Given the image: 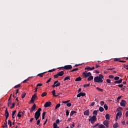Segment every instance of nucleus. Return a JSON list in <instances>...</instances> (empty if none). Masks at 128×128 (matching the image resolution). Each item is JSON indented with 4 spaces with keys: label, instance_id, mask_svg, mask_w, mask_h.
Segmentation results:
<instances>
[{
    "label": "nucleus",
    "instance_id": "nucleus-1",
    "mask_svg": "<svg viewBox=\"0 0 128 128\" xmlns=\"http://www.w3.org/2000/svg\"><path fill=\"white\" fill-rule=\"evenodd\" d=\"M104 76L102 74H99L98 76H95L94 78V82H103Z\"/></svg>",
    "mask_w": 128,
    "mask_h": 128
},
{
    "label": "nucleus",
    "instance_id": "nucleus-2",
    "mask_svg": "<svg viewBox=\"0 0 128 128\" xmlns=\"http://www.w3.org/2000/svg\"><path fill=\"white\" fill-rule=\"evenodd\" d=\"M42 110V108H39L38 110L35 112L34 114V118H36V120H38V118H40V111Z\"/></svg>",
    "mask_w": 128,
    "mask_h": 128
},
{
    "label": "nucleus",
    "instance_id": "nucleus-3",
    "mask_svg": "<svg viewBox=\"0 0 128 128\" xmlns=\"http://www.w3.org/2000/svg\"><path fill=\"white\" fill-rule=\"evenodd\" d=\"M91 75L92 73H90V72H87L86 71H85L82 74V76L84 78H86L90 76Z\"/></svg>",
    "mask_w": 128,
    "mask_h": 128
},
{
    "label": "nucleus",
    "instance_id": "nucleus-4",
    "mask_svg": "<svg viewBox=\"0 0 128 128\" xmlns=\"http://www.w3.org/2000/svg\"><path fill=\"white\" fill-rule=\"evenodd\" d=\"M36 96L38 94H34L32 97L31 100H30V104H34V100H36Z\"/></svg>",
    "mask_w": 128,
    "mask_h": 128
},
{
    "label": "nucleus",
    "instance_id": "nucleus-5",
    "mask_svg": "<svg viewBox=\"0 0 128 128\" xmlns=\"http://www.w3.org/2000/svg\"><path fill=\"white\" fill-rule=\"evenodd\" d=\"M61 68H64V70H72V65H66L63 67H61Z\"/></svg>",
    "mask_w": 128,
    "mask_h": 128
},
{
    "label": "nucleus",
    "instance_id": "nucleus-6",
    "mask_svg": "<svg viewBox=\"0 0 128 128\" xmlns=\"http://www.w3.org/2000/svg\"><path fill=\"white\" fill-rule=\"evenodd\" d=\"M91 120L92 124H94V122H96V116L94 115L92 117H91Z\"/></svg>",
    "mask_w": 128,
    "mask_h": 128
},
{
    "label": "nucleus",
    "instance_id": "nucleus-7",
    "mask_svg": "<svg viewBox=\"0 0 128 128\" xmlns=\"http://www.w3.org/2000/svg\"><path fill=\"white\" fill-rule=\"evenodd\" d=\"M126 101L124 100H122L120 102V105L121 106H126Z\"/></svg>",
    "mask_w": 128,
    "mask_h": 128
},
{
    "label": "nucleus",
    "instance_id": "nucleus-8",
    "mask_svg": "<svg viewBox=\"0 0 128 128\" xmlns=\"http://www.w3.org/2000/svg\"><path fill=\"white\" fill-rule=\"evenodd\" d=\"M122 112H117L116 114V120H118V118H122Z\"/></svg>",
    "mask_w": 128,
    "mask_h": 128
},
{
    "label": "nucleus",
    "instance_id": "nucleus-9",
    "mask_svg": "<svg viewBox=\"0 0 128 128\" xmlns=\"http://www.w3.org/2000/svg\"><path fill=\"white\" fill-rule=\"evenodd\" d=\"M52 106V102H46V104L44 105V108H48Z\"/></svg>",
    "mask_w": 128,
    "mask_h": 128
},
{
    "label": "nucleus",
    "instance_id": "nucleus-10",
    "mask_svg": "<svg viewBox=\"0 0 128 128\" xmlns=\"http://www.w3.org/2000/svg\"><path fill=\"white\" fill-rule=\"evenodd\" d=\"M103 124H104V126H106V128H108V124H110V122L108 121L105 120L103 122Z\"/></svg>",
    "mask_w": 128,
    "mask_h": 128
},
{
    "label": "nucleus",
    "instance_id": "nucleus-11",
    "mask_svg": "<svg viewBox=\"0 0 128 128\" xmlns=\"http://www.w3.org/2000/svg\"><path fill=\"white\" fill-rule=\"evenodd\" d=\"M36 104H33V106H32V107L31 108L30 112H34V110H36Z\"/></svg>",
    "mask_w": 128,
    "mask_h": 128
},
{
    "label": "nucleus",
    "instance_id": "nucleus-12",
    "mask_svg": "<svg viewBox=\"0 0 128 128\" xmlns=\"http://www.w3.org/2000/svg\"><path fill=\"white\" fill-rule=\"evenodd\" d=\"M86 96V93L84 92H80L77 94V98H80L81 96Z\"/></svg>",
    "mask_w": 128,
    "mask_h": 128
},
{
    "label": "nucleus",
    "instance_id": "nucleus-13",
    "mask_svg": "<svg viewBox=\"0 0 128 128\" xmlns=\"http://www.w3.org/2000/svg\"><path fill=\"white\" fill-rule=\"evenodd\" d=\"M84 116H90V110H87L85 112H84Z\"/></svg>",
    "mask_w": 128,
    "mask_h": 128
},
{
    "label": "nucleus",
    "instance_id": "nucleus-14",
    "mask_svg": "<svg viewBox=\"0 0 128 128\" xmlns=\"http://www.w3.org/2000/svg\"><path fill=\"white\" fill-rule=\"evenodd\" d=\"M5 116H6V118L10 116V113H8V108H6L5 110Z\"/></svg>",
    "mask_w": 128,
    "mask_h": 128
},
{
    "label": "nucleus",
    "instance_id": "nucleus-15",
    "mask_svg": "<svg viewBox=\"0 0 128 128\" xmlns=\"http://www.w3.org/2000/svg\"><path fill=\"white\" fill-rule=\"evenodd\" d=\"M58 74L59 76H64V72L61 71V72H58Z\"/></svg>",
    "mask_w": 128,
    "mask_h": 128
},
{
    "label": "nucleus",
    "instance_id": "nucleus-16",
    "mask_svg": "<svg viewBox=\"0 0 128 128\" xmlns=\"http://www.w3.org/2000/svg\"><path fill=\"white\" fill-rule=\"evenodd\" d=\"M94 80V76L91 75L88 78V81L90 82L91 80Z\"/></svg>",
    "mask_w": 128,
    "mask_h": 128
},
{
    "label": "nucleus",
    "instance_id": "nucleus-17",
    "mask_svg": "<svg viewBox=\"0 0 128 128\" xmlns=\"http://www.w3.org/2000/svg\"><path fill=\"white\" fill-rule=\"evenodd\" d=\"M122 79H120L119 80L115 81L114 84H122Z\"/></svg>",
    "mask_w": 128,
    "mask_h": 128
},
{
    "label": "nucleus",
    "instance_id": "nucleus-18",
    "mask_svg": "<svg viewBox=\"0 0 128 128\" xmlns=\"http://www.w3.org/2000/svg\"><path fill=\"white\" fill-rule=\"evenodd\" d=\"M52 94L53 95V96H55V98H56V96H58V95H56V90H53L52 91Z\"/></svg>",
    "mask_w": 128,
    "mask_h": 128
},
{
    "label": "nucleus",
    "instance_id": "nucleus-19",
    "mask_svg": "<svg viewBox=\"0 0 128 128\" xmlns=\"http://www.w3.org/2000/svg\"><path fill=\"white\" fill-rule=\"evenodd\" d=\"M74 114H76V112L74 110L71 111V112L70 113V116H74Z\"/></svg>",
    "mask_w": 128,
    "mask_h": 128
},
{
    "label": "nucleus",
    "instance_id": "nucleus-20",
    "mask_svg": "<svg viewBox=\"0 0 128 128\" xmlns=\"http://www.w3.org/2000/svg\"><path fill=\"white\" fill-rule=\"evenodd\" d=\"M16 110H14L12 112V118H14V114H16Z\"/></svg>",
    "mask_w": 128,
    "mask_h": 128
},
{
    "label": "nucleus",
    "instance_id": "nucleus-21",
    "mask_svg": "<svg viewBox=\"0 0 128 128\" xmlns=\"http://www.w3.org/2000/svg\"><path fill=\"white\" fill-rule=\"evenodd\" d=\"M80 80H82V78H80V76L77 78L75 80V82H80Z\"/></svg>",
    "mask_w": 128,
    "mask_h": 128
},
{
    "label": "nucleus",
    "instance_id": "nucleus-22",
    "mask_svg": "<svg viewBox=\"0 0 128 128\" xmlns=\"http://www.w3.org/2000/svg\"><path fill=\"white\" fill-rule=\"evenodd\" d=\"M26 92H23L22 95V98H24V97L26 96Z\"/></svg>",
    "mask_w": 128,
    "mask_h": 128
},
{
    "label": "nucleus",
    "instance_id": "nucleus-23",
    "mask_svg": "<svg viewBox=\"0 0 128 128\" xmlns=\"http://www.w3.org/2000/svg\"><path fill=\"white\" fill-rule=\"evenodd\" d=\"M104 108L106 110H108V105H106V104H104Z\"/></svg>",
    "mask_w": 128,
    "mask_h": 128
},
{
    "label": "nucleus",
    "instance_id": "nucleus-24",
    "mask_svg": "<svg viewBox=\"0 0 128 128\" xmlns=\"http://www.w3.org/2000/svg\"><path fill=\"white\" fill-rule=\"evenodd\" d=\"M70 76H67L64 78V82H66V80H70Z\"/></svg>",
    "mask_w": 128,
    "mask_h": 128
},
{
    "label": "nucleus",
    "instance_id": "nucleus-25",
    "mask_svg": "<svg viewBox=\"0 0 128 128\" xmlns=\"http://www.w3.org/2000/svg\"><path fill=\"white\" fill-rule=\"evenodd\" d=\"M21 114V112H20H20H18V114H17V116H18V118H22V114Z\"/></svg>",
    "mask_w": 128,
    "mask_h": 128
},
{
    "label": "nucleus",
    "instance_id": "nucleus-26",
    "mask_svg": "<svg viewBox=\"0 0 128 128\" xmlns=\"http://www.w3.org/2000/svg\"><path fill=\"white\" fill-rule=\"evenodd\" d=\"M44 74H46V72L39 74H38V76H40V78H42V76H44Z\"/></svg>",
    "mask_w": 128,
    "mask_h": 128
},
{
    "label": "nucleus",
    "instance_id": "nucleus-27",
    "mask_svg": "<svg viewBox=\"0 0 128 128\" xmlns=\"http://www.w3.org/2000/svg\"><path fill=\"white\" fill-rule=\"evenodd\" d=\"M60 104H57L55 107V110H58V108H60Z\"/></svg>",
    "mask_w": 128,
    "mask_h": 128
},
{
    "label": "nucleus",
    "instance_id": "nucleus-28",
    "mask_svg": "<svg viewBox=\"0 0 128 128\" xmlns=\"http://www.w3.org/2000/svg\"><path fill=\"white\" fill-rule=\"evenodd\" d=\"M98 128H106V126H104V125L101 124L98 126Z\"/></svg>",
    "mask_w": 128,
    "mask_h": 128
},
{
    "label": "nucleus",
    "instance_id": "nucleus-29",
    "mask_svg": "<svg viewBox=\"0 0 128 128\" xmlns=\"http://www.w3.org/2000/svg\"><path fill=\"white\" fill-rule=\"evenodd\" d=\"M105 118L106 120H110V114H106Z\"/></svg>",
    "mask_w": 128,
    "mask_h": 128
},
{
    "label": "nucleus",
    "instance_id": "nucleus-30",
    "mask_svg": "<svg viewBox=\"0 0 128 128\" xmlns=\"http://www.w3.org/2000/svg\"><path fill=\"white\" fill-rule=\"evenodd\" d=\"M113 128H118V123L114 124L113 126Z\"/></svg>",
    "mask_w": 128,
    "mask_h": 128
},
{
    "label": "nucleus",
    "instance_id": "nucleus-31",
    "mask_svg": "<svg viewBox=\"0 0 128 128\" xmlns=\"http://www.w3.org/2000/svg\"><path fill=\"white\" fill-rule=\"evenodd\" d=\"M99 110L100 112H104V108L100 106L99 108Z\"/></svg>",
    "mask_w": 128,
    "mask_h": 128
},
{
    "label": "nucleus",
    "instance_id": "nucleus-32",
    "mask_svg": "<svg viewBox=\"0 0 128 128\" xmlns=\"http://www.w3.org/2000/svg\"><path fill=\"white\" fill-rule=\"evenodd\" d=\"M78 68H74L72 70L70 71L71 72H78Z\"/></svg>",
    "mask_w": 128,
    "mask_h": 128
},
{
    "label": "nucleus",
    "instance_id": "nucleus-33",
    "mask_svg": "<svg viewBox=\"0 0 128 128\" xmlns=\"http://www.w3.org/2000/svg\"><path fill=\"white\" fill-rule=\"evenodd\" d=\"M96 89L98 90L99 92H104V90H102V88H100L98 87H97L96 88Z\"/></svg>",
    "mask_w": 128,
    "mask_h": 128
},
{
    "label": "nucleus",
    "instance_id": "nucleus-34",
    "mask_svg": "<svg viewBox=\"0 0 128 128\" xmlns=\"http://www.w3.org/2000/svg\"><path fill=\"white\" fill-rule=\"evenodd\" d=\"M14 106H16V104L14 102L12 103V106L10 107V108L12 110L14 108Z\"/></svg>",
    "mask_w": 128,
    "mask_h": 128
},
{
    "label": "nucleus",
    "instance_id": "nucleus-35",
    "mask_svg": "<svg viewBox=\"0 0 128 128\" xmlns=\"http://www.w3.org/2000/svg\"><path fill=\"white\" fill-rule=\"evenodd\" d=\"M46 94H46V92H44L42 94L41 96H42V98H44V96H46Z\"/></svg>",
    "mask_w": 128,
    "mask_h": 128
},
{
    "label": "nucleus",
    "instance_id": "nucleus-36",
    "mask_svg": "<svg viewBox=\"0 0 128 128\" xmlns=\"http://www.w3.org/2000/svg\"><path fill=\"white\" fill-rule=\"evenodd\" d=\"M20 88V84H18L14 86V88Z\"/></svg>",
    "mask_w": 128,
    "mask_h": 128
},
{
    "label": "nucleus",
    "instance_id": "nucleus-37",
    "mask_svg": "<svg viewBox=\"0 0 128 128\" xmlns=\"http://www.w3.org/2000/svg\"><path fill=\"white\" fill-rule=\"evenodd\" d=\"M93 114L95 115V116H98V110H94L93 112Z\"/></svg>",
    "mask_w": 128,
    "mask_h": 128
},
{
    "label": "nucleus",
    "instance_id": "nucleus-38",
    "mask_svg": "<svg viewBox=\"0 0 128 128\" xmlns=\"http://www.w3.org/2000/svg\"><path fill=\"white\" fill-rule=\"evenodd\" d=\"M84 70H92V68L90 67V66H86Z\"/></svg>",
    "mask_w": 128,
    "mask_h": 128
},
{
    "label": "nucleus",
    "instance_id": "nucleus-39",
    "mask_svg": "<svg viewBox=\"0 0 128 128\" xmlns=\"http://www.w3.org/2000/svg\"><path fill=\"white\" fill-rule=\"evenodd\" d=\"M8 124L10 125V127L12 126V121H10V120H8Z\"/></svg>",
    "mask_w": 128,
    "mask_h": 128
},
{
    "label": "nucleus",
    "instance_id": "nucleus-40",
    "mask_svg": "<svg viewBox=\"0 0 128 128\" xmlns=\"http://www.w3.org/2000/svg\"><path fill=\"white\" fill-rule=\"evenodd\" d=\"M4 126L6 128H8V121H5L4 123Z\"/></svg>",
    "mask_w": 128,
    "mask_h": 128
},
{
    "label": "nucleus",
    "instance_id": "nucleus-41",
    "mask_svg": "<svg viewBox=\"0 0 128 128\" xmlns=\"http://www.w3.org/2000/svg\"><path fill=\"white\" fill-rule=\"evenodd\" d=\"M120 61V58H116L114 59V62H119Z\"/></svg>",
    "mask_w": 128,
    "mask_h": 128
},
{
    "label": "nucleus",
    "instance_id": "nucleus-42",
    "mask_svg": "<svg viewBox=\"0 0 128 128\" xmlns=\"http://www.w3.org/2000/svg\"><path fill=\"white\" fill-rule=\"evenodd\" d=\"M69 114H70V112H68V110H66V116H68Z\"/></svg>",
    "mask_w": 128,
    "mask_h": 128
},
{
    "label": "nucleus",
    "instance_id": "nucleus-43",
    "mask_svg": "<svg viewBox=\"0 0 128 128\" xmlns=\"http://www.w3.org/2000/svg\"><path fill=\"white\" fill-rule=\"evenodd\" d=\"M60 122V119H57L56 120V122H54V124H58Z\"/></svg>",
    "mask_w": 128,
    "mask_h": 128
},
{
    "label": "nucleus",
    "instance_id": "nucleus-44",
    "mask_svg": "<svg viewBox=\"0 0 128 128\" xmlns=\"http://www.w3.org/2000/svg\"><path fill=\"white\" fill-rule=\"evenodd\" d=\"M66 106H68V107L72 106V103L68 102L67 104H66Z\"/></svg>",
    "mask_w": 128,
    "mask_h": 128
},
{
    "label": "nucleus",
    "instance_id": "nucleus-45",
    "mask_svg": "<svg viewBox=\"0 0 128 128\" xmlns=\"http://www.w3.org/2000/svg\"><path fill=\"white\" fill-rule=\"evenodd\" d=\"M58 76H60L58 75V74H56V75H54V78H58Z\"/></svg>",
    "mask_w": 128,
    "mask_h": 128
},
{
    "label": "nucleus",
    "instance_id": "nucleus-46",
    "mask_svg": "<svg viewBox=\"0 0 128 128\" xmlns=\"http://www.w3.org/2000/svg\"><path fill=\"white\" fill-rule=\"evenodd\" d=\"M114 80H120V77H118V76H116V77H115V78H114Z\"/></svg>",
    "mask_w": 128,
    "mask_h": 128
},
{
    "label": "nucleus",
    "instance_id": "nucleus-47",
    "mask_svg": "<svg viewBox=\"0 0 128 128\" xmlns=\"http://www.w3.org/2000/svg\"><path fill=\"white\" fill-rule=\"evenodd\" d=\"M50 80H52V78H50L46 82V84H48V82H50Z\"/></svg>",
    "mask_w": 128,
    "mask_h": 128
},
{
    "label": "nucleus",
    "instance_id": "nucleus-48",
    "mask_svg": "<svg viewBox=\"0 0 128 128\" xmlns=\"http://www.w3.org/2000/svg\"><path fill=\"white\" fill-rule=\"evenodd\" d=\"M109 78H114V76H112V75H110L108 76Z\"/></svg>",
    "mask_w": 128,
    "mask_h": 128
},
{
    "label": "nucleus",
    "instance_id": "nucleus-49",
    "mask_svg": "<svg viewBox=\"0 0 128 128\" xmlns=\"http://www.w3.org/2000/svg\"><path fill=\"white\" fill-rule=\"evenodd\" d=\"M40 120H37V122H36V125L37 126H38V124H40Z\"/></svg>",
    "mask_w": 128,
    "mask_h": 128
},
{
    "label": "nucleus",
    "instance_id": "nucleus-50",
    "mask_svg": "<svg viewBox=\"0 0 128 128\" xmlns=\"http://www.w3.org/2000/svg\"><path fill=\"white\" fill-rule=\"evenodd\" d=\"M54 70H56V69L54 68L51 70H49L48 72H54Z\"/></svg>",
    "mask_w": 128,
    "mask_h": 128
},
{
    "label": "nucleus",
    "instance_id": "nucleus-51",
    "mask_svg": "<svg viewBox=\"0 0 128 128\" xmlns=\"http://www.w3.org/2000/svg\"><path fill=\"white\" fill-rule=\"evenodd\" d=\"M111 80L110 79H107L106 80V82H108V84H110Z\"/></svg>",
    "mask_w": 128,
    "mask_h": 128
},
{
    "label": "nucleus",
    "instance_id": "nucleus-52",
    "mask_svg": "<svg viewBox=\"0 0 128 128\" xmlns=\"http://www.w3.org/2000/svg\"><path fill=\"white\" fill-rule=\"evenodd\" d=\"M70 102V100H68L67 101H62V104H68Z\"/></svg>",
    "mask_w": 128,
    "mask_h": 128
},
{
    "label": "nucleus",
    "instance_id": "nucleus-53",
    "mask_svg": "<svg viewBox=\"0 0 128 128\" xmlns=\"http://www.w3.org/2000/svg\"><path fill=\"white\" fill-rule=\"evenodd\" d=\"M42 86V84H38L37 85H36V87H38V86Z\"/></svg>",
    "mask_w": 128,
    "mask_h": 128
},
{
    "label": "nucleus",
    "instance_id": "nucleus-54",
    "mask_svg": "<svg viewBox=\"0 0 128 128\" xmlns=\"http://www.w3.org/2000/svg\"><path fill=\"white\" fill-rule=\"evenodd\" d=\"M122 110V107H119L118 108H117V110L120 111V110Z\"/></svg>",
    "mask_w": 128,
    "mask_h": 128
},
{
    "label": "nucleus",
    "instance_id": "nucleus-55",
    "mask_svg": "<svg viewBox=\"0 0 128 128\" xmlns=\"http://www.w3.org/2000/svg\"><path fill=\"white\" fill-rule=\"evenodd\" d=\"M90 84H86L84 85V88H86V86H90Z\"/></svg>",
    "mask_w": 128,
    "mask_h": 128
},
{
    "label": "nucleus",
    "instance_id": "nucleus-56",
    "mask_svg": "<svg viewBox=\"0 0 128 128\" xmlns=\"http://www.w3.org/2000/svg\"><path fill=\"white\" fill-rule=\"evenodd\" d=\"M56 126H58V124H53L54 128H56Z\"/></svg>",
    "mask_w": 128,
    "mask_h": 128
},
{
    "label": "nucleus",
    "instance_id": "nucleus-57",
    "mask_svg": "<svg viewBox=\"0 0 128 128\" xmlns=\"http://www.w3.org/2000/svg\"><path fill=\"white\" fill-rule=\"evenodd\" d=\"M38 87H36V88H34V92H38Z\"/></svg>",
    "mask_w": 128,
    "mask_h": 128
},
{
    "label": "nucleus",
    "instance_id": "nucleus-58",
    "mask_svg": "<svg viewBox=\"0 0 128 128\" xmlns=\"http://www.w3.org/2000/svg\"><path fill=\"white\" fill-rule=\"evenodd\" d=\"M100 126L99 123H97L96 124H95V126H93V128H96V126Z\"/></svg>",
    "mask_w": 128,
    "mask_h": 128
},
{
    "label": "nucleus",
    "instance_id": "nucleus-59",
    "mask_svg": "<svg viewBox=\"0 0 128 128\" xmlns=\"http://www.w3.org/2000/svg\"><path fill=\"white\" fill-rule=\"evenodd\" d=\"M104 102L101 101L100 102V106H104Z\"/></svg>",
    "mask_w": 128,
    "mask_h": 128
},
{
    "label": "nucleus",
    "instance_id": "nucleus-60",
    "mask_svg": "<svg viewBox=\"0 0 128 128\" xmlns=\"http://www.w3.org/2000/svg\"><path fill=\"white\" fill-rule=\"evenodd\" d=\"M12 104V102H8V106H10Z\"/></svg>",
    "mask_w": 128,
    "mask_h": 128
},
{
    "label": "nucleus",
    "instance_id": "nucleus-61",
    "mask_svg": "<svg viewBox=\"0 0 128 128\" xmlns=\"http://www.w3.org/2000/svg\"><path fill=\"white\" fill-rule=\"evenodd\" d=\"M60 84H61L60 82H59V83L56 84V87L60 86Z\"/></svg>",
    "mask_w": 128,
    "mask_h": 128
},
{
    "label": "nucleus",
    "instance_id": "nucleus-62",
    "mask_svg": "<svg viewBox=\"0 0 128 128\" xmlns=\"http://www.w3.org/2000/svg\"><path fill=\"white\" fill-rule=\"evenodd\" d=\"M118 88H122L124 86V84H120L118 85Z\"/></svg>",
    "mask_w": 128,
    "mask_h": 128
},
{
    "label": "nucleus",
    "instance_id": "nucleus-63",
    "mask_svg": "<svg viewBox=\"0 0 128 128\" xmlns=\"http://www.w3.org/2000/svg\"><path fill=\"white\" fill-rule=\"evenodd\" d=\"M71 128H74V122H73L72 126H70Z\"/></svg>",
    "mask_w": 128,
    "mask_h": 128
},
{
    "label": "nucleus",
    "instance_id": "nucleus-64",
    "mask_svg": "<svg viewBox=\"0 0 128 128\" xmlns=\"http://www.w3.org/2000/svg\"><path fill=\"white\" fill-rule=\"evenodd\" d=\"M126 116H128V111H127L126 113Z\"/></svg>",
    "mask_w": 128,
    "mask_h": 128
}]
</instances>
